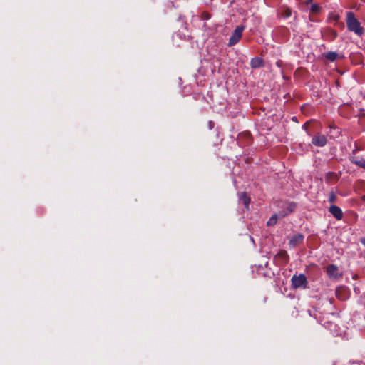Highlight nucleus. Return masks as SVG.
I'll return each instance as SVG.
<instances>
[{"label": "nucleus", "instance_id": "f257e3e1", "mask_svg": "<svg viewBox=\"0 0 365 365\" xmlns=\"http://www.w3.org/2000/svg\"><path fill=\"white\" fill-rule=\"evenodd\" d=\"M346 23L349 31L354 32L358 36H362L364 34V28L361 26V23L356 18L354 12H346Z\"/></svg>", "mask_w": 365, "mask_h": 365}, {"label": "nucleus", "instance_id": "f03ea898", "mask_svg": "<svg viewBox=\"0 0 365 365\" xmlns=\"http://www.w3.org/2000/svg\"><path fill=\"white\" fill-rule=\"evenodd\" d=\"M292 286L294 289L307 288L308 282L306 276L304 274H300L299 275L294 274L291 279Z\"/></svg>", "mask_w": 365, "mask_h": 365}, {"label": "nucleus", "instance_id": "7ed1b4c3", "mask_svg": "<svg viewBox=\"0 0 365 365\" xmlns=\"http://www.w3.org/2000/svg\"><path fill=\"white\" fill-rule=\"evenodd\" d=\"M289 261V256L287 251L280 250L274 257V262L278 266H285Z\"/></svg>", "mask_w": 365, "mask_h": 365}, {"label": "nucleus", "instance_id": "20e7f679", "mask_svg": "<svg viewBox=\"0 0 365 365\" xmlns=\"http://www.w3.org/2000/svg\"><path fill=\"white\" fill-rule=\"evenodd\" d=\"M245 29V26H237L232 34L231 35L229 40L228 46H234L237 43L242 37V32Z\"/></svg>", "mask_w": 365, "mask_h": 365}, {"label": "nucleus", "instance_id": "39448f33", "mask_svg": "<svg viewBox=\"0 0 365 365\" xmlns=\"http://www.w3.org/2000/svg\"><path fill=\"white\" fill-rule=\"evenodd\" d=\"M337 32L331 28L326 27L322 30V36L325 41H331L337 37Z\"/></svg>", "mask_w": 365, "mask_h": 365}, {"label": "nucleus", "instance_id": "423d86ee", "mask_svg": "<svg viewBox=\"0 0 365 365\" xmlns=\"http://www.w3.org/2000/svg\"><path fill=\"white\" fill-rule=\"evenodd\" d=\"M335 294L336 297L341 301H345L349 298V291L344 287H338Z\"/></svg>", "mask_w": 365, "mask_h": 365}, {"label": "nucleus", "instance_id": "0eeeda50", "mask_svg": "<svg viewBox=\"0 0 365 365\" xmlns=\"http://www.w3.org/2000/svg\"><path fill=\"white\" fill-rule=\"evenodd\" d=\"M329 212L337 220H341L343 218V212L341 209L334 205H331L329 208Z\"/></svg>", "mask_w": 365, "mask_h": 365}, {"label": "nucleus", "instance_id": "6e6552de", "mask_svg": "<svg viewBox=\"0 0 365 365\" xmlns=\"http://www.w3.org/2000/svg\"><path fill=\"white\" fill-rule=\"evenodd\" d=\"M327 139L324 135L318 134L312 138V143L317 146L323 147L327 144Z\"/></svg>", "mask_w": 365, "mask_h": 365}, {"label": "nucleus", "instance_id": "1a4fd4ad", "mask_svg": "<svg viewBox=\"0 0 365 365\" xmlns=\"http://www.w3.org/2000/svg\"><path fill=\"white\" fill-rule=\"evenodd\" d=\"M322 8L319 4H312L309 7V19L315 21L314 16L321 13Z\"/></svg>", "mask_w": 365, "mask_h": 365}, {"label": "nucleus", "instance_id": "9d476101", "mask_svg": "<svg viewBox=\"0 0 365 365\" xmlns=\"http://www.w3.org/2000/svg\"><path fill=\"white\" fill-rule=\"evenodd\" d=\"M304 235L301 233H298L292 237L289 242V245L292 247H295L298 245L302 244L304 241Z\"/></svg>", "mask_w": 365, "mask_h": 365}, {"label": "nucleus", "instance_id": "9b49d317", "mask_svg": "<svg viewBox=\"0 0 365 365\" xmlns=\"http://www.w3.org/2000/svg\"><path fill=\"white\" fill-rule=\"evenodd\" d=\"M349 159L353 164L365 169V158L356 155H350Z\"/></svg>", "mask_w": 365, "mask_h": 365}, {"label": "nucleus", "instance_id": "f8f14e48", "mask_svg": "<svg viewBox=\"0 0 365 365\" xmlns=\"http://www.w3.org/2000/svg\"><path fill=\"white\" fill-rule=\"evenodd\" d=\"M338 267L335 264H329L327 267V274L329 277H337Z\"/></svg>", "mask_w": 365, "mask_h": 365}, {"label": "nucleus", "instance_id": "ddd939ff", "mask_svg": "<svg viewBox=\"0 0 365 365\" xmlns=\"http://www.w3.org/2000/svg\"><path fill=\"white\" fill-rule=\"evenodd\" d=\"M252 68H257L264 66L263 59L260 57H255L250 61Z\"/></svg>", "mask_w": 365, "mask_h": 365}, {"label": "nucleus", "instance_id": "4468645a", "mask_svg": "<svg viewBox=\"0 0 365 365\" xmlns=\"http://www.w3.org/2000/svg\"><path fill=\"white\" fill-rule=\"evenodd\" d=\"M322 56L327 59L329 61L334 62L337 58L339 57V54L334 51H329L322 53Z\"/></svg>", "mask_w": 365, "mask_h": 365}, {"label": "nucleus", "instance_id": "2eb2a0df", "mask_svg": "<svg viewBox=\"0 0 365 365\" xmlns=\"http://www.w3.org/2000/svg\"><path fill=\"white\" fill-rule=\"evenodd\" d=\"M339 19H340V16L338 14L331 12L328 16L329 21H334L336 23V24H338L340 26L344 27V24L339 22Z\"/></svg>", "mask_w": 365, "mask_h": 365}, {"label": "nucleus", "instance_id": "dca6fc26", "mask_svg": "<svg viewBox=\"0 0 365 365\" xmlns=\"http://www.w3.org/2000/svg\"><path fill=\"white\" fill-rule=\"evenodd\" d=\"M240 200L245 205V207L248 208L249 204L250 202V197L245 192H242L240 195Z\"/></svg>", "mask_w": 365, "mask_h": 365}, {"label": "nucleus", "instance_id": "f3484780", "mask_svg": "<svg viewBox=\"0 0 365 365\" xmlns=\"http://www.w3.org/2000/svg\"><path fill=\"white\" fill-rule=\"evenodd\" d=\"M296 207H297V203H295L294 202L288 203L286 207L287 212L285 213V215L292 212L296 209Z\"/></svg>", "mask_w": 365, "mask_h": 365}, {"label": "nucleus", "instance_id": "a211bd4d", "mask_svg": "<svg viewBox=\"0 0 365 365\" xmlns=\"http://www.w3.org/2000/svg\"><path fill=\"white\" fill-rule=\"evenodd\" d=\"M277 222V215H273L267 221V226H273L275 225Z\"/></svg>", "mask_w": 365, "mask_h": 365}, {"label": "nucleus", "instance_id": "6ab92c4d", "mask_svg": "<svg viewBox=\"0 0 365 365\" xmlns=\"http://www.w3.org/2000/svg\"><path fill=\"white\" fill-rule=\"evenodd\" d=\"M336 177V174L334 172H328L326 175H325V180L329 182H330L331 180L334 179Z\"/></svg>", "mask_w": 365, "mask_h": 365}, {"label": "nucleus", "instance_id": "aec40b11", "mask_svg": "<svg viewBox=\"0 0 365 365\" xmlns=\"http://www.w3.org/2000/svg\"><path fill=\"white\" fill-rule=\"evenodd\" d=\"M336 200H337V197H336V194L334 193V192L331 191L329 193L328 201L331 203H334V202H336Z\"/></svg>", "mask_w": 365, "mask_h": 365}, {"label": "nucleus", "instance_id": "412c9836", "mask_svg": "<svg viewBox=\"0 0 365 365\" xmlns=\"http://www.w3.org/2000/svg\"><path fill=\"white\" fill-rule=\"evenodd\" d=\"M242 137L245 138V139L247 140V142H246L247 144H250V142L252 141V138H251V135L250 133H245L241 134L240 138H242Z\"/></svg>", "mask_w": 365, "mask_h": 365}, {"label": "nucleus", "instance_id": "4be33fe9", "mask_svg": "<svg viewBox=\"0 0 365 365\" xmlns=\"http://www.w3.org/2000/svg\"><path fill=\"white\" fill-rule=\"evenodd\" d=\"M292 15V10L290 9H286L283 12H282V16L284 18H289Z\"/></svg>", "mask_w": 365, "mask_h": 365}, {"label": "nucleus", "instance_id": "5701e85b", "mask_svg": "<svg viewBox=\"0 0 365 365\" xmlns=\"http://www.w3.org/2000/svg\"><path fill=\"white\" fill-rule=\"evenodd\" d=\"M202 19H205V20H207L210 19V14L208 13H203L202 14Z\"/></svg>", "mask_w": 365, "mask_h": 365}, {"label": "nucleus", "instance_id": "b1692460", "mask_svg": "<svg viewBox=\"0 0 365 365\" xmlns=\"http://www.w3.org/2000/svg\"><path fill=\"white\" fill-rule=\"evenodd\" d=\"M305 4L306 5H312V4H314L313 3V1L312 0H305L304 1Z\"/></svg>", "mask_w": 365, "mask_h": 365}, {"label": "nucleus", "instance_id": "393cba45", "mask_svg": "<svg viewBox=\"0 0 365 365\" xmlns=\"http://www.w3.org/2000/svg\"><path fill=\"white\" fill-rule=\"evenodd\" d=\"M358 151V148H356L353 151H352V154L351 155H355L356 153Z\"/></svg>", "mask_w": 365, "mask_h": 365}, {"label": "nucleus", "instance_id": "a878e982", "mask_svg": "<svg viewBox=\"0 0 365 365\" xmlns=\"http://www.w3.org/2000/svg\"><path fill=\"white\" fill-rule=\"evenodd\" d=\"M361 242L363 244V245H365V238H363L361 240Z\"/></svg>", "mask_w": 365, "mask_h": 365}, {"label": "nucleus", "instance_id": "bb28decb", "mask_svg": "<svg viewBox=\"0 0 365 365\" xmlns=\"http://www.w3.org/2000/svg\"><path fill=\"white\" fill-rule=\"evenodd\" d=\"M332 301H334V299H331L330 300V302H331V303H332Z\"/></svg>", "mask_w": 365, "mask_h": 365}]
</instances>
